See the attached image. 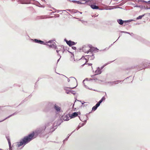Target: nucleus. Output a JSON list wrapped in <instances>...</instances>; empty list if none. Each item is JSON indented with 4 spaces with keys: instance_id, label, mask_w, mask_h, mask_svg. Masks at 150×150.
<instances>
[{
    "instance_id": "19",
    "label": "nucleus",
    "mask_w": 150,
    "mask_h": 150,
    "mask_svg": "<svg viewBox=\"0 0 150 150\" xmlns=\"http://www.w3.org/2000/svg\"><path fill=\"white\" fill-rule=\"evenodd\" d=\"M117 21L119 24L121 25H123L124 23V21L121 19H117Z\"/></svg>"
},
{
    "instance_id": "59",
    "label": "nucleus",
    "mask_w": 150,
    "mask_h": 150,
    "mask_svg": "<svg viewBox=\"0 0 150 150\" xmlns=\"http://www.w3.org/2000/svg\"><path fill=\"white\" fill-rule=\"evenodd\" d=\"M76 100H77V101H80V102H81V101H80V100H75V102H76ZM75 103V102H74V103Z\"/></svg>"
},
{
    "instance_id": "9",
    "label": "nucleus",
    "mask_w": 150,
    "mask_h": 150,
    "mask_svg": "<svg viewBox=\"0 0 150 150\" xmlns=\"http://www.w3.org/2000/svg\"><path fill=\"white\" fill-rule=\"evenodd\" d=\"M67 44L70 47H71L73 45H76V43L74 42L71 41L70 40H69L68 41H67Z\"/></svg>"
},
{
    "instance_id": "39",
    "label": "nucleus",
    "mask_w": 150,
    "mask_h": 150,
    "mask_svg": "<svg viewBox=\"0 0 150 150\" xmlns=\"http://www.w3.org/2000/svg\"><path fill=\"white\" fill-rule=\"evenodd\" d=\"M128 22H129V21L128 20L124 21V23H126Z\"/></svg>"
},
{
    "instance_id": "16",
    "label": "nucleus",
    "mask_w": 150,
    "mask_h": 150,
    "mask_svg": "<svg viewBox=\"0 0 150 150\" xmlns=\"http://www.w3.org/2000/svg\"><path fill=\"white\" fill-rule=\"evenodd\" d=\"M16 114H17V113L16 112L14 113L13 114H12L10 115L9 116H8V117H7L5 119H4V120H2L0 121V122H2L5 120L6 119H7V118H9L10 117H11V116H13V115H16Z\"/></svg>"
},
{
    "instance_id": "7",
    "label": "nucleus",
    "mask_w": 150,
    "mask_h": 150,
    "mask_svg": "<svg viewBox=\"0 0 150 150\" xmlns=\"http://www.w3.org/2000/svg\"><path fill=\"white\" fill-rule=\"evenodd\" d=\"M54 108L57 112H60L61 108L57 105V104H55L54 106Z\"/></svg>"
},
{
    "instance_id": "51",
    "label": "nucleus",
    "mask_w": 150,
    "mask_h": 150,
    "mask_svg": "<svg viewBox=\"0 0 150 150\" xmlns=\"http://www.w3.org/2000/svg\"><path fill=\"white\" fill-rule=\"evenodd\" d=\"M62 11V10H57V13H59L60 11Z\"/></svg>"
},
{
    "instance_id": "17",
    "label": "nucleus",
    "mask_w": 150,
    "mask_h": 150,
    "mask_svg": "<svg viewBox=\"0 0 150 150\" xmlns=\"http://www.w3.org/2000/svg\"><path fill=\"white\" fill-rule=\"evenodd\" d=\"M105 98L104 96H103L101 99L97 103L99 105L100 103L104 100H105Z\"/></svg>"
},
{
    "instance_id": "33",
    "label": "nucleus",
    "mask_w": 150,
    "mask_h": 150,
    "mask_svg": "<svg viewBox=\"0 0 150 150\" xmlns=\"http://www.w3.org/2000/svg\"><path fill=\"white\" fill-rule=\"evenodd\" d=\"M70 79H74L75 80V81H76V79L74 77H71L69 78Z\"/></svg>"
},
{
    "instance_id": "21",
    "label": "nucleus",
    "mask_w": 150,
    "mask_h": 150,
    "mask_svg": "<svg viewBox=\"0 0 150 150\" xmlns=\"http://www.w3.org/2000/svg\"><path fill=\"white\" fill-rule=\"evenodd\" d=\"M63 119L65 121L69 120V117L67 115H65L63 117Z\"/></svg>"
},
{
    "instance_id": "23",
    "label": "nucleus",
    "mask_w": 150,
    "mask_h": 150,
    "mask_svg": "<svg viewBox=\"0 0 150 150\" xmlns=\"http://www.w3.org/2000/svg\"><path fill=\"white\" fill-rule=\"evenodd\" d=\"M52 126H53V128H54V130L56 129L57 126H58L56 124V122H55L54 123Z\"/></svg>"
},
{
    "instance_id": "44",
    "label": "nucleus",
    "mask_w": 150,
    "mask_h": 150,
    "mask_svg": "<svg viewBox=\"0 0 150 150\" xmlns=\"http://www.w3.org/2000/svg\"><path fill=\"white\" fill-rule=\"evenodd\" d=\"M75 131V130L73 131L70 134H69L68 135V136H69H69L71 134H72Z\"/></svg>"
},
{
    "instance_id": "52",
    "label": "nucleus",
    "mask_w": 150,
    "mask_h": 150,
    "mask_svg": "<svg viewBox=\"0 0 150 150\" xmlns=\"http://www.w3.org/2000/svg\"><path fill=\"white\" fill-rule=\"evenodd\" d=\"M81 104L82 105H83L84 103H86V102H83H83H81Z\"/></svg>"
},
{
    "instance_id": "10",
    "label": "nucleus",
    "mask_w": 150,
    "mask_h": 150,
    "mask_svg": "<svg viewBox=\"0 0 150 150\" xmlns=\"http://www.w3.org/2000/svg\"><path fill=\"white\" fill-rule=\"evenodd\" d=\"M102 71L100 70V68L99 67L97 68L96 70L95 71V73L96 75L99 74L101 73Z\"/></svg>"
},
{
    "instance_id": "31",
    "label": "nucleus",
    "mask_w": 150,
    "mask_h": 150,
    "mask_svg": "<svg viewBox=\"0 0 150 150\" xmlns=\"http://www.w3.org/2000/svg\"><path fill=\"white\" fill-rule=\"evenodd\" d=\"M85 125V123H82V124H80L79 125H80V126L81 127L82 126H84Z\"/></svg>"
},
{
    "instance_id": "24",
    "label": "nucleus",
    "mask_w": 150,
    "mask_h": 150,
    "mask_svg": "<svg viewBox=\"0 0 150 150\" xmlns=\"http://www.w3.org/2000/svg\"><path fill=\"white\" fill-rule=\"evenodd\" d=\"M145 14H143L142 15L139 16L136 19L137 20H139L141 19L145 15Z\"/></svg>"
},
{
    "instance_id": "14",
    "label": "nucleus",
    "mask_w": 150,
    "mask_h": 150,
    "mask_svg": "<svg viewBox=\"0 0 150 150\" xmlns=\"http://www.w3.org/2000/svg\"><path fill=\"white\" fill-rule=\"evenodd\" d=\"M83 48H84V47H83V51L84 52H86L87 53H88L90 52H93V51H97L98 50V48H95L94 50H92V49H89V50L87 51L86 52L84 51V50L83 49Z\"/></svg>"
},
{
    "instance_id": "26",
    "label": "nucleus",
    "mask_w": 150,
    "mask_h": 150,
    "mask_svg": "<svg viewBox=\"0 0 150 150\" xmlns=\"http://www.w3.org/2000/svg\"><path fill=\"white\" fill-rule=\"evenodd\" d=\"M108 64H105V65H103V66L101 67L100 68V70L101 71V70H102L103 68L105 67L106 65Z\"/></svg>"
},
{
    "instance_id": "45",
    "label": "nucleus",
    "mask_w": 150,
    "mask_h": 150,
    "mask_svg": "<svg viewBox=\"0 0 150 150\" xmlns=\"http://www.w3.org/2000/svg\"><path fill=\"white\" fill-rule=\"evenodd\" d=\"M75 131V130L73 131L70 134H69L68 135V136H69H69L71 134H72Z\"/></svg>"
},
{
    "instance_id": "13",
    "label": "nucleus",
    "mask_w": 150,
    "mask_h": 150,
    "mask_svg": "<svg viewBox=\"0 0 150 150\" xmlns=\"http://www.w3.org/2000/svg\"><path fill=\"white\" fill-rule=\"evenodd\" d=\"M123 81L117 80L115 81L109 82V83H111V84L112 85H113L114 84H117L119 82H122Z\"/></svg>"
},
{
    "instance_id": "25",
    "label": "nucleus",
    "mask_w": 150,
    "mask_h": 150,
    "mask_svg": "<svg viewBox=\"0 0 150 150\" xmlns=\"http://www.w3.org/2000/svg\"><path fill=\"white\" fill-rule=\"evenodd\" d=\"M120 32H121L122 33H127V34H129L130 35H131V34H130V33L128 32H127L124 31H121Z\"/></svg>"
},
{
    "instance_id": "58",
    "label": "nucleus",
    "mask_w": 150,
    "mask_h": 150,
    "mask_svg": "<svg viewBox=\"0 0 150 150\" xmlns=\"http://www.w3.org/2000/svg\"><path fill=\"white\" fill-rule=\"evenodd\" d=\"M78 12L79 13L81 14H82V12H79V11H78Z\"/></svg>"
},
{
    "instance_id": "15",
    "label": "nucleus",
    "mask_w": 150,
    "mask_h": 150,
    "mask_svg": "<svg viewBox=\"0 0 150 150\" xmlns=\"http://www.w3.org/2000/svg\"><path fill=\"white\" fill-rule=\"evenodd\" d=\"M99 106L100 105L97 103L92 108V111H95Z\"/></svg>"
},
{
    "instance_id": "53",
    "label": "nucleus",
    "mask_w": 150,
    "mask_h": 150,
    "mask_svg": "<svg viewBox=\"0 0 150 150\" xmlns=\"http://www.w3.org/2000/svg\"><path fill=\"white\" fill-rule=\"evenodd\" d=\"M88 64L89 66H91L92 65V64H91V63H89V64L88 63Z\"/></svg>"
},
{
    "instance_id": "62",
    "label": "nucleus",
    "mask_w": 150,
    "mask_h": 150,
    "mask_svg": "<svg viewBox=\"0 0 150 150\" xmlns=\"http://www.w3.org/2000/svg\"><path fill=\"white\" fill-rule=\"evenodd\" d=\"M60 58H61L60 57V58L57 60V62H58L59 61Z\"/></svg>"
},
{
    "instance_id": "22",
    "label": "nucleus",
    "mask_w": 150,
    "mask_h": 150,
    "mask_svg": "<svg viewBox=\"0 0 150 150\" xmlns=\"http://www.w3.org/2000/svg\"><path fill=\"white\" fill-rule=\"evenodd\" d=\"M55 122H56V124L58 126H59L61 124L62 121L60 119H59L56 121Z\"/></svg>"
},
{
    "instance_id": "41",
    "label": "nucleus",
    "mask_w": 150,
    "mask_h": 150,
    "mask_svg": "<svg viewBox=\"0 0 150 150\" xmlns=\"http://www.w3.org/2000/svg\"><path fill=\"white\" fill-rule=\"evenodd\" d=\"M134 7H140L141 6H139V5H136L135 6H134Z\"/></svg>"
},
{
    "instance_id": "37",
    "label": "nucleus",
    "mask_w": 150,
    "mask_h": 150,
    "mask_svg": "<svg viewBox=\"0 0 150 150\" xmlns=\"http://www.w3.org/2000/svg\"><path fill=\"white\" fill-rule=\"evenodd\" d=\"M70 93H72V94H73L74 95H75V93H74V91H71Z\"/></svg>"
},
{
    "instance_id": "55",
    "label": "nucleus",
    "mask_w": 150,
    "mask_h": 150,
    "mask_svg": "<svg viewBox=\"0 0 150 150\" xmlns=\"http://www.w3.org/2000/svg\"><path fill=\"white\" fill-rule=\"evenodd\" d=\"M92 80H93V79H91V78H90V79H89V81H92Z\"/></svg>"
},
{
    "instance_id": "49",
    "label": "nucleus",
    "mask_w": 150,
    "mask_h": 150,
    "mask_svg": "<svg viewBox=\"0 0 150 150\" xmlns=\"http://www.w3.org/2000/svg\"><path fill=\"white\" fill-rule=\"evenodd\" d=\"M88 104H85L83 105V106L84 107H86L87 105H88V104L89 103H88Z\"/></svg>"
},
{
    "instance_id": "56",
    "label": "nucleus",
    "mask_w": 150,
    "mask_h": 150,
    "mask_svg": "<svg viewBox=\"0 0 150 150\" xmlns=\"http://www.w3.org/2000/svg\"><path fill=\"white\" fill-rule=\"evenodd\" d=\"M70 81V79H68V82H69V81Z\"/></svg>"
},
{
    "instance_id": "50",
    "label": "nucleus",
    "mask_w": 150,
    "mask_h": 150,
    "mask_svg": "<svg viewBox=\"0 0 150 150\" xmlns=\"http://www.w3.org/2000/svg\"><path fill=\"white\" fill-rule=\"evenodd\" d=\"M54 48L55 49H57V50H58V48L56 45Z\"/></svg>"
},
{
    "instance_id": "18",
    "label": "nucleus",
    "mask_w": 150,
    "mask_h": 150,
    "mask_svg": "<svg viewBox=\"0 0 150 150\" xmlns=\"http://www.w3.org/2000/svg\"><path fill=\"white\" fill-rule=\"evenodd\" d=\"M71 2H73L74 3H76L78 4H84V3H82V2H81L80 1H76V0H72L71 1Z\"/></svg>"
},
{
    "instance_id": "30",
    "label": "nucleus",
    "mask_w": 150,
    "mask_h": 150,
    "mask_svg": "<svg viewBox=\"0 0 150 150\" xmlns=\"http://www.w3.org/2000/svg\"><path fill=\"white\" fill-rule=\"evenodd\" d=\"M59 14H56L55 15V16H54V17H59ZM53 16H51L50 18H52L53 17Z\"/></svg>"
},
{
    "instance_id": "5",
    "label": "nucleus",
    "mask_w": 150,
    "mask_h": 150,
    "mask_svg": "<svg viewBox=\"0 0 150 150\" xmlns=\"http://www.w3.org/2000/svg\"><path fill=\"white\" fill-rule=\"evenodd\" d=\"M32 40H33V41L35 43H40L41 44H45L44 43V41L40 40L35 39H32Z\"/></svg>"
},
{
    "instance_id": "28",
    "label": "nucleus",
    "mask_w": 150,
    "mask_h": 150,
    "mask_svg": "<svg viewBox=\"0 0 150 150\" xmlns=\"http://www.w3.org/2000/svg\"><path fill=\"white\" fill-rule=\"evenodd\" d=\"M37 5L39 6V7H41V5L40 4L38 1H37Z\"/></svg>"
},
{
    "instance_id": "60",
    "label": "nucleus",
    "mask_w": 150,
    "mask_h": 150,
    "mask_svg": "<svg viewBox=\"0 0 150 150\" xmlns=\"http://www.w3.org/2000/svg\"><path fill=\"white\" fill-rule=\"evenodd\" d=\"M66 10L68 11H70L71 10L70 9H67Z\"/></svg>"
},
{
    "instance_id": "36",
    "label": "nucleus",
    "mask_w": 150,
    "mask_h": 150,
    "mask_svg": "<svg viewBox=\"0 0 150 150\" xmlns=\"http://www.w3.org/2000/svg\"><path fill=\"white\" fill-rule=\"evenodd\" d=\"M142 1L143 2H144L145 3H148L149 4V3L148 2V1Z\"/></svg>"
},
{
    "instance_id": "12",
    "label": "nucleus",
    "mask_w": 150,
    "mask_h": 150,
    "mask_svg": "<svg viewBox=\"0 0 150 150\" xmlns=\"http://www.w3.org/2000/svg\"><path fill=\"white\" fill-rule=\"evenodd\" d=\"M123 81L117 80L115 81L109 82V83H111V84L112 85H113L114 84H117L119 82H122Z\"/></svg>"
},
{
    "instance_id": "1",
    "label": "nucleus",
    "mask_w": 150,
    "mask_h": 150,
    "mask_svg": "<svg viewBox=\"0 0 150 150\" xmlns=\"http://www.w3.org/2000/svg\"><path fill=\"white\" fill-rule=\"evenodd\" d=\"M52 123L50 122L48 123L47 124H46L45 126H43L38 128L35 132H33L28 136L24 137L20 140L19 142H17L18 146L19 147L23 145L24 146L33 139L35 134H36L37 135L41 134L45 131L46 127L50 125Z\"/></svg>"
},
{
    "instance_id": "54",
    "label": "nucleus",
    "mask_w": 150,
    "mask_h": 150,
    "mask_svg": "<svg viewBox=\"0 0 150 150\" xmlns=\"http://www.w3.org/2000/svg\"><path fill=\"white\" fill-rule=\"evenodd\" d=\"M133 21V20H131V19L129 20H128V21H129V22H131V21Z\"/></svg>"
},
{
    "instance_id": "3",
    "label": "nucleus",
    "mask_w": 150,
    "mask_h": 150,
    "mask_svg": "<svg viewBox=\"0 0 150 150\" xmlns=\"http://www.w3.org/2000/svg\"><path fill=\"white\" fill-rule=\"evenodd\" d=\"M150 64V61L147 60H145L142 63V65L143 66L142 67V69H144V68L148 67L147 65Z\"/></svg>"
},
{
    "instance_id": "43",
    "label": "nucleus",
    "mask_w": 150,
    "mask_h": 150,
    "mask_svg": "<svg viewBox=\"0 0 150 150\" xmlns=\"http://www.w3.org/2000/svg\"><path fill=\"white\" fill-rule=\"evenodd\" d=\"M93 80H95V81H96V80H98V79H97V78H94L93 79Z\"/></svg>"
},
{
    "instance_id": "20",
    "label": "nucleus",
    "mask_w": 150,
    "mask_h": 150,
    "mask_svg": "<svg viewBox=\"0 0 150 150\" xmlns=\"http://www.w3.org/2000/svg\"><path fill=\"white\" fill-rule=\"evenodd\" d=\"M6 139H7V141H8L9 145H10V146L11 145V141H10V137H9L7 135H6Z\"/></svg>"
},
{
    "instance_id": "11",
    "label": "nucleus",
    "mask_w": 150,
    "mask_h": 150,
    "mask_svg": "<svg viewBox=\"0 0 150 150\" xmlns=\"http://www.w3.org/2000/svg\"><path fill=\"white\" fill-rule=\"evenodd\" d=\"M78 115V113L77 112H75L72 114L70 116V117L71 118H73L76 117Z\"/></svg>"
},
{
    "instance_id": "34",
    "label": "nucleus",
    "mask_w": 150,
    "mask_h": 150,
    "mask_svg": "<svg viewBox=\"0 0 150 150\" xmlns=\"http://www.w3.org/2000/svg\"><path fill=\"white\" fill-rule=\"evenodd\" d=\"M69 138V136H67V137L66 139H64V141H63V142H64L65 141H67V140H68V139Z\"/></svg>"
},
{
    "instance_id": "64",
    "label": "nucleus",
    "mask_w": 150,
    "mask_h": 150,
    "mask_svg": "<svg viewBox=\"0 0 150 150\" xmlns=\"http://www.w3.org/2000/svg\"><path fill=\"white\" fill-rule=\"evenodd\" d=\"M148 2L149 3V4H150V0L148 1Z\"/></svg>"
},
{
    "instance_id": "46",
    "label": "nucleus",
    "mask_w": 150,
    "mask_h": 150,
    "mask_svg": "<svg viewBox=\"0 0 150 150\" xmlns=\"http://www.w3.org/2000/svg\"><path fill=\"white\" fill-rule=\"evenodd\" d=\"M144 8H145V9H150V7L149 8H148L147 7H146L145 6H144Z\"/></svg>"
},
{
    "instance_id": "2",
    "label": "nucleus",
    "mask_w": 150,
    "mask_h": 150,
    "mask_svg": "<svg viewBox=\"0 0 150 150\" xmlns=\"http://www.w3.org/2000/svg\"><path fill=\"white\" fill-rule=\"evenodd\" d=\"M47 43H51V44L49 45L48 44H45V45H48L50 48H54L56 45V43L54 42L52 40H50L47 42Z\"/></svg>"
},
{
    "instance_id": "42",
    "label": "nucleus",
    "mask_w": 150,
    "mask_h": 150,
    "mask_svg": "<svg viewBox=\"0 0 150 150\" xmlns=\"http://www.w3.org/2000/svg\"><path fill=\"white\" fill-rule=\"evenodd\" d=\"M97 75L96 74H94V75H92L91 76V77L92 78H94V76L96 75Z\"/></svg>"
},
{
    "instance_id": "4",
    "label": "nucleus",
    "mask_w": 150,
    "mask_h": 150,
    "mask_svg": "<svg viewBox=\"0 0 150 150\" xmlns=\"http://www.w3.org/2000/svg\"><path fill=\"white\" fill-rule=\"evenodd\" d=\"M75 86V87H64V90L66 91V92L68 94H70V91L71 90H69L68 89H73L75 88L76 87Z\"/></svg>"
},
{
    "instance_id": "32",
    "label": "nucleus",
    "mask_w": 150,
    "mask_h": 150,
    "mask_svg": "<svg viewBox=\"0 0 150 150\" xmlns=\"http://www.w3.org/2000/svg\"><path fill=\"white\" fill-rule=\"evenodd\" d=\"M85 59L86 60V63L83 64L82 66H83L85 64H86V63H87L88 62V60H87V58H85Z\"/></svg>"
},
{
    "instance_id": "29",
    "label": "nucleus",
    "mask_w": 150,
    "mask_h": 150,
    "mask_svg": "<svg viewBox=\"0 0 150 150\" xmlns=\"http://www.w3.org/2000/svg\"><path fill=\"white\" fill-rule=\"evenodd\" d=\"M82 1H86V2L84 3V4H85L86 3L89 2V1H91V0H82Z\"/></svg>"
},
{
    "instance_id": "61",
    "label": "nucleus",
    "mask_w": 150,
    "mask_h": 150,
    "mask_svg": "<svg viewBox=\"0 0 150 150\" xmlns=\"http://www.w3.org/2000/svg\"><path fill=\"white\" fill-rule=\"evenodd\" d=\"M88 78H86V79H85V80H88Z\"/></svg>"
},
{
    "instance_id": "27",
    "label": "nucleus",
    "mask_w": 150,
    "mask_h": 150,
    "mask_svg": "<svg viewBox=\"0 0 150 150\" xmlns=\"http://www.w3.org/2000/svg\"><path fill=\"white\" fill-rule=\"evenodd\" d=\"M60 51V50H57L56 52H57V53L58 55L60 57V58H61V56L60 55V54H59V52Z\"/></svg>"
},
{
    "instance_id": "8",
    "label": "nucleus",
    "mask_w": 150,
    "mask_h": 150,
    "mask_svg": "<svg viewBox=\"0 0 150 150\" xmlns=\"http://www.w3.org/2000/svg\"><path fill=\"white\" fill-rule=\"evenodd\" d=\"M90 6L93 9H99L100 10H102V9L98 7L95 4H91L90 5Z\"/></svg>"
},
{
    "instance_id": "35",
    "label": "nucleus",
    "mask_w": 150,
    "mask_h": 150,
    "mask_svg": "<svg viewBox=\"0 0 150 150\" xmlns=\"http://www.w3.org/2000/svg\"><path fill=\"white\" fill-rule=\"evenodd\" d=\"M86 118H87V119L86 120H84V121H83V122H85V123H86V121H87V120H88V118L87 117V114L86 115Z\"/></svg>"
},
{
    "instance_id": "47",
    "label": "nucleus",
    "mask_w": 150,
    "mask_h": 150,
    "mask_svg": "<svg viewBox=\"0 0 150 150\" xmlns=\"http://www.w3.org/2000/svg\"><path fill=\"white\" fill-rule=\"evenodd\" d=\"M64 41L66 42V43L67 44V41H68V40H67L66 39H64Z\"/></svg>"
},
{
    "instance_id": "38",
    "label": "nucleus",
    "mask_w": 150,
    "mask_h": 150,
    "mask_svg": "<svg viewBox=\"0 0 150 150\" xmlns=\"http://www.w3.org/2000/svg\"><path fill=\"white\" fill-rule=\"evenodd\" d=\"M9 150H12V147H11V145L10 146V145H9Z\"/></svg>"
},
{
    "instance_id": "40",
    "label": "nucleus",
    "mask_w": 150,
    "mask_h": 150,
    "mask_svg": "<svg viewBox=\"0 0 150 150\" xmlns=\"http://www.w3.org/2000/svg\"><path fill=\"white\" fill-rule=\"evenodd\" d=\"M72 48L74 50H76V47L74 46L72 47Z\"/></svg>"
},
{
    "instance_id": "6",
    "label": "nucleus",
    "mask_w": 150,
    "mask_h": 150,
    "mask_svg": "<svg viewBox=\"0 0 150 150\" xmlns=\"http://www.w3.org/2000/svg\"><path fill=\"white\" fill-rule=\"evenodd\" d=\"M91 54H92L91 55H86L85 56L86 57H87L88 60H93L95 58L94 54L92 53H91Z\"/></svg>"
},
{
    "instance_id": "63",
    "label": "nucleus",
    "mask_w": 150,
    "mask_h": 150,
    "mask_svg": "<svg viewBox=\"0 0 150 150\" xmlns=\"http://www.w3.org/2000/svg\"><path fill=\"white\" fill-rule=\"evenodd\" d=\"M130 34H131V35H133V33H130Z\"/></svg>"
},
{
    "instance_id": "48",
    "label": "nucleus",
    "mask_w": 150,
    "mask_h": 150,
    "mask_svg": "<svg viewBox=\"0 0 150 150\" xmlns=\"http://www.w3.org/2000/svg\"><path fill=\"white\" fill-rule=\"evenodd\" d=\"M81 127L80 126V125H79L78 126V128L76 129L77 130H78L79 128H80Z\"/></svg>"
},
{
    "instance_id": "57",
    "label": "nucleus",
    "mask_w": 150,
    "mask_h": 150,
    "mask_svg": "<svg viewBox=\"0 0 150 150\" xmlns=\"http://www.w3.org/2000/svg\"><path fill=\"white\" fill-rule=\"evenodd\" d=\"M105 9L106 10H111V8H109H109H105Z\"/></svg>"
}]
</instances>
